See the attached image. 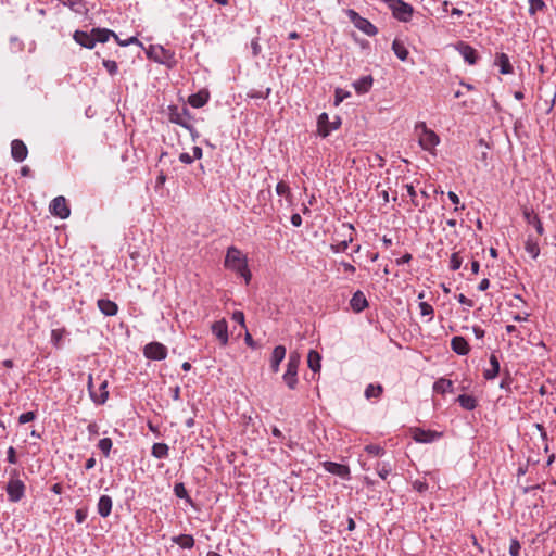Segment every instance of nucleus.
I'll return each mask as SVG.
<instances>
[{
  "label": "nucleus",
  "mask_w": 556,
  "mask_h": 556,
  "mask_svg": "<svg viewBox=\"0 0 556 556\" xmlns=\"http://www.w3.org/2000/svg\"><path fill=\"white\" fill-rule=\"evenodd\" d=\"M224 266L227 269L236 271L244 278L245 283H249L251 279V271L248 266V258L237 247L231 245L227 249Z\"/></svg>",
  "instance_id": "nucleus-1"
},
{
  "label": "nucleus",
  "mask_w": 556,
  "mask_h": 556,
  "mask_svg": "<svg viewBox=\"0 0 556 556\" xmlns=\"http://www.w3.org/2000/svg\"><path fill=\"white\" fill-rule=\"evenodd\" d=\"M415 132L418 137L420 147L426 151H432L439 143V136L429 129L425 122H418L415 126Z\"/></svg>",
  "instance_id": "nucleus-2"
},
{
  "label": "nucleus",
  "mask_w": 556,
  "mask_h": 556,
  "mask_svg": "<svg viewBox=\"0 0 556 556\" xmlns=\"http://www.w3.org/2000/svg\"><path fill=\"white\" fill-rule=\"evenodd\" d=\"M301 356L298 352H291L288 357L287 368L282 376L283 382L289 389L294 390L298 386V369L300 366Z\"/></svg>",
  "instance_id": "nucleus-3"
},
{
  "label": "nucleus",
  "mask_w": 556,
  "mask_h": 556,
  "mask_svg": "<svg viewBox=\"0 0 556 556\" xmlns=\"http://www.w3.org/2000/svg\"><path fill=\"white\" fill-rule=\"evenodd\" d=\"M16 476L17 471L14 470L5 486L8 498L12 503L20 502L24 497L26 489L24 482Z\"/></svg>",
  "instance_id": "nucleus-4"
},
{
  "label": "nucleus",
  "mask_w": 556,
  "mask_h": 556,
  "mask_svg": "<svg viewBox=\"0 0 556 556\" xmlns=\"http://www.w3.org/2000/svg\"><path fill=\"white\" fill-rule=\"evenodd\" d=\"M346 14L354 26L367 36H375L378 33L377 27L367 18L362 17L356 11L350 9Z\"/></svg>",
  "instance_id": "nucleus-5"
},
{
  "label": "nucleus",
  "mask_w": 556,
  "mask_h": 556,
  "mask_svg": "<svg viewBox=\"0 0 556 556\" xmlns=\"http://www.w3.org/2000/svg\"><path fill=\"white\" fill-rule=\"evenodd\" d=\"M341 119L339 116H336L332 122L329 121L327 113H321L317 119L318 135L323 138H326L332 130H336L340 127Z\"/></svg>",
  "instance_id": "nucleus-6"
},
{
  "label": "nucleus",
  "mask_w": 556,
  "mask_h": 556,
  "mask_svg": "<svg viewBox=\"0 0 556 556\" xmlns=\"http://www.w3.org/2000/svg\"><path fill=\"white\" fill-rule=\"evenodd\" d=\"M390 8L392 9L393 15L403 22H407L413 14V8L410 4L403 0H389Z\"/></svg>",
  "instance_id": "nucleus-7"
},
{
  "label": "nucleus",
  "mask_w": 556,
  "mask_h": 556,
  "mask_svg": "<svg viewBox=\"0 0 556 556\" xmlns=\"http://www.w3.org/2000/svg\"><path fill=\"white\" fill-rule=\"evenodd\" d=\"M143 355L148 359L163 361L167 357V348L160 342H150L144 346Z\"/></svg>",
  "instance_id": "nucleus-8"
},
{
  "label": "nucleus",
  "mask_w": 556,
  "mask_h": 556,
  "mask_svg": "<svg viewBox=\"0 0 556 556\" xmlns=\"http://www.w3.org/2000/svg\"><path fill=\"white\" fill-rule=\"evenodd\" d=\"M50 212L52 215L65 219L70 216L71 210L66 203V199L62 195L54 198L50 203Z\"/></svg>",
  "instance_id": "nucleus-9"
},
{
  "label": "nucleus",
  "mask_w": 556,
  "mask_h": 556,
  "mask_svg": "<svg viewBox=\"0 0 556 556\" xmlns=\"http://www.w3.org/2000/svg\"><path fill=\"white\" fill-rule=\"evenodd\" d=\"M212 333L217 338L222 346H226L229 341L228 325L225 319L217 320L212 324Z\"/></svg>",
  "instance_id": "nucleus-10"
},
{
  "label": "nucleus",
  "mask_w": 556,
  "mask_h": 556,
  "mask_svg": "<svg viewBox=\"0 0 556 556\" xmlns=\"http://www.w3.org/2000/svg\"><path fill=\"white\" fill-rule=\"evenodd\" d=\"M413 439L418 443H432L442 437L441 432L433 430H425L421 428H415L412 433Z\"/></svg>",
  "instance_id": "nucleus-11"
},
{
  "label": "nucleus",
  "mask_w": 556,
  "mask_h": 556,
  "mask_svg": "<svg viewBox=\"0 0 556 556\" xmlns=\"http://www.w3.org/2000/svg\"><path fill=\"white\" fill-rule=\"evenodd\" d=\"M323 467L329 473L338 476L342 479H350V468L346 465L334 462H325Z\"/></svg>",
  "instance_id": "nucleus-12"
},
{
  "label": "nucleus",
  "mask_w": 556,
  "mask_h": 556,
  "mask_svg": "<svg viewBox=\"0 0 556 556\" xmlns=\"http://www.w3.org/2000/svg\"><path fill=\"white\" fill-rule=\"evenodd\" d=\"M11 155L16 162H23L28 155L26 144L20 139H14L11 142Z\"/></svg>",
  "instance_id": "nucleus-13"
},
{
  "label": "nucleus",
  "mask_w": 556,
  "mask_h": 556,
  "mask_svg": "<svg viewBox=\"0 0 556 556\" xmlns=\"http://www.w3.org/2000/svg\"><path fill=\"white\" fill-rule=\"evenodd\" d=\"M286 348L283 345L275 346L271 356H270V369L273 372L277 374L280 368L281 362L286 357Z\"/></svg>",
  "instance_id": "nucleus-14"
},
{
  "label": "nucleus",
  "mask_w": 556,
  "mask_h": 556,
  "mask_svg": "<svg viewBox=\"0 0 556 556\" xmlns=\"http://www.w3.org/2000/svg\"><path fill=\"white\" fill-rule=\"evenodd\" d=\"M458 52L469 65H475L478 61V54L476 49L471 46L460 42L457 47Z\"/></svg>",
  "instance_id": "nucleus-15"
},
{
  "label": "nucleus",
  "mask_w": 556,
  "mask_h": 556,
  "mask_svg": "<svg viewBox=\"0 0 556 556\" xmlns=\"http://www.w3.org/2000/svg\"><path fill=\"white\" fill-rule=\"evenodd\" d=\"M350 305L354 313H361L368 307V301L364 292L361 290L356 291L350 301Z\"/></svg>",
  "instance_id": "nucleus-16"
},
{
  "label": "nucleus",
  "mask_w": 556,
  "mask_h": 556,
  "mask_svg": "<svg viewBox=\"0 0 556 556\" xmlns=\"http://www.w3.org/2000/svg\"><path fill=\"white\" fill-rule=\"evenodd\" d=\"M109 397V391H108V381L105 379L100 381L99 389L91 391V400L98 404L102 405L106 402Z\"/></svg>",
  "instance_id": "nucleus-17"
},
{
  "label": "nucleus",
  "mask_w": 556,
  "mask_h": 556,
  "mask_svg": "<svg viewBox=\"0 0 556 556\" xmlns=\"http://www.w3.org/2000/svg\"><path fill=\"white\" fill-rule=\"evenodd\" d=\"M74 40L84 48L92 49L94 45V38L91 33L76 30L73 35Z\"/></svg>",
  "instance_id": "nucleus-18"
},
{
  "label": "nucleus",
  "mask_w": 556,
  "mask_h": 556,
  "mask_svg": "<svg viewBox=\"0 0 556 556\" xmlns=\"http://www.w3.org/2000/svg\"><path fill=\"white\" fill-rule=\"evenodd\" d=\"M451 349L458 355H467L470 351L469 344L464 337L456 336L451 340Z\"/></svg>",
  "instance_id": "nucleus-19"
},
{
  "label": "nucleus",
  "mask_w": 556,
  "mask_h": 556,
  "mask_svg": "<svg viewBox=\"0 0 556 556\" xmlns=\"http://www.w3.org/2000/svg\"><path fill=\"white\" fill-rule=\"evenodd\" d=\"M523 218L525 220L530 224V225H533L536 232L542 236L544 233V227H543V224L540 219V217L534 213L533 210H529V208H525L523 210Z\"/></svg>",
  "instance_id": "nucleus-20"
},
{
  "label": "nucleus",
  "mask_w": 556,
  "mask_h": 556,
  "mask_svg": "<svg viewBox=\"0 0 556 556\" xmlns=\"http://www.w3.org/2000/svg\"><path fill=\"white\" fill-rule=\"evenodd\" d=\"M97 304L100 312L105 316H115L118 312L117 304L109 299H99Z\"/></svg>",
  "instance_id": "nucleus-21"
},
{
  "label": "nucleus",
  "mask_w": 556,
  "mask_h": 556,
  "mask_svg": "<svg viewBox=\"0 0 556 556\" xmlns=\"http://www.w3.org/2000/svg\"><path fill=\"white\" fill-rule=\"evenodd\" d=\"M208 99H210L208 91L203 89L194 94H191L188 99V102L192 108L199 109V108L204 106L207 103Z\"/></svg>",
  "instance_id": "nucleus-22"
},
{
  "label": "nucleus",
  "mask_w": 556,
  "mask_h": 556,
  "mask_svg": "<svg viewBox=\"0 0 556 556\" xmlns=\"http://www.w3.org/2000/svg\"><path fill=\"white\" fill-rule=\"evenodd\" d=\"M112 505L113 502L111 496L101 495L97 505L98 514L103 518L109 517L112 511Z\"/></svg>",
  "instance_id": "nucleus-23"
},
{
  "label": "nucleus",
  "mask_w": 556,
  "mask_h": 556,
  "mask_svg": "<svg viewBox=\"0 0 556 556\" xmlns=\"http://www.w3.org/2000/svg\"><path fill=\"white\" fill-rule=\"evenodd\" d=\"M495 65L500 67V73L503 75L511 74L513 66L510 64L509 58L506 53H497L495 56Z\"/></svg>",
  "instance_id": "nucleus-24"
},
{
  "label": "nucleus",
  "mask_w": 556,
  "mask_h": 556,
  "mask_svg": "<svg viewBox=\"0 0 556 556\" xmlns=\"http://www.w3.org/2000/svg\"><path fill=\"white\" fill-rule=\"evenodd\" d=\"M490 366H491L490 368L484 369V371H483V377L486 380L494 379L500 372L501 366H500V362L495 354H491V356H490Z\"/></svg>",
  "instance_id": "nucleus-25"
},
{
  "label": "nucleus",
  "mask_w": 556,
  "mask_h": 556,
  "mask_svg": "<svg viewBox=\"0 0 556 556\" xmlns=\"http://www.w3.org/2000/svg\"><path fill=\"white\" fill-rule=\"evenodd\" d=\"M92 35L94 38V43L96 42H102V43L106 42L110 39V37H114L115 39H117V36L115 35V33L110 29H106V28H93Z\"/></svg>",
  "instance_id": "nucleus-26"
},
{
  "label": "nucleus",
  "mask_w": 556,
  "mask_h": 556,
  "mask_svg": "<svg viewBox=\"0 0 556 556\" xmlns=\"http://www.w3.org/2000/svg\"><path fill=\"white\" fill-rule=\"evenodd\" d=\"M172 541L181 548L191 549L194 546V539L190 534H179L172 538Z\"/></svg>",
  "instance_id": "nucleus-27"
},
{
  "label": "nucleus",
  "mask_w": 556,
  "mask_h": 556,
  "mask_svg": "<svg viewBox=\"0 0 556 556\" xmlns=\"http://www.w3.org/2000/svg\"><path fill=\"white\" fill-rule=\"evenodd\" d=\"M525 250L533 260H536L540 255V247L538 241L532 238L531 236H528L526 242H525Z\"/></svg>",
  "instance_id": "nucleus-28"
},
{
  "label": "nucleus",
  "mask_w": 556,
  "mask_h": 556,
  "mask_svg": "<svg viewBox=\"0 0 556 556\" xmlns=\"http://www.w3.org/2000/svg\"><path fill=\"white\" fill-rule=\"evenodd\" d=\"M392 50H393L394 54L399 58V60H401V61L407 60L408 50L405 47L403 41H401L399 39H394L392 42Z\"/></svg>",
  "instance_id": "nucleus-29"
},
{
  "label": "nucleus",
  "mask_w": 556,
  "mask_h": 556,
  "mask_svg": "<svg viewBox=\"0 0 556 556\" xmlns=\"http://www.w3.org/2000/svg\"><path fill=\"white\" fill-rule=\"evenodd\" d=\"M356 92L358 93H365L367 92L371 86H372V77L371 76H363L358 80H356L353 84Z\"/></svg>",
  "instance_id": "nucleus-30"
},
{
  "label": "nucleus",
  "mask_w": 556,
  "mask_h": 556,
  "mask_svg": "<svg viewBox=\"0 0 556 556\" xmlns=\"http://www.w3.org/2000/svg\"><path fill=\"white\" fill-rule=\"evenodd\" d=\"M320 362H321L320 354L315 350H311L308 352V356H307V364H308V367L311 368V370H313L314 372H318L321 367Z\"/></svg>",
  "instance_id": "nucleus-31"
},
{
  "label": "nucleus",
  "mask_w": 556,
  "mask_h": 556,
  "mask_svg": "<svg viewBox=\"0 0 556 556\" xmlns=\"http://www.w3.org/2000/svg\"><path fill=\"white\" fill-rule=\"evenodd\" d=\"M383 392V387L379 383H369L364 392V395L367 400L379 399Z\"/></svg>",
  "instance_id": "nucleus-32"
},
{
  "label": "nucleus",
  "mask_w": 556,
  "mask_h": 556,
  "mask_svg": "<svg viewBox=\"0 0 556 556\" xmlns=\"http://www.w3.org/2000/svg\"><path fill=\"white\" fill-rule=\"evenodd\" d=\"M457 402L463 408L467 410H473L478 405L477 400L472 395L468 394H460L457 397Z\"/></svg>",
  "instance_id": "nucleus-33"
},
{
  "label": "nucleus",
  "mask_w": 556,
  "mask_h": 556,
  "mask_svg": "<svg viewBox=\"0 0 556 556\" xmlns=\"http://www.w3.org/2000/svg\"><path fill=\"white\" fill-rule=\"evenodd\" d=\"M433 390L439 393L453 392V382L445 378H440L433 384Z\"/></svg>",
  "instance_id": "nucleus-34"
},
{
  "label": "nucleus",
  "mask_w": 556,
  "mask_h": 556,
  "mask_svg": "<svg viewBox=\"0 0 556 556\" xmlns=\"http://www.w3.org/2000/svg\"><path fill=\"white\" fill-rule=\"evenodd\" d=\"M546 9V3L543 0H529V9L528 13L531 18H535L536 13L544 11Z\"/></svg>",
  "instance_id": "nucleus-35"
},
{
  "label": "nucleus",
  "mask_w": 556,
  "mask_h": 556,
  "mask_svg": "<svg viewBox=\"0 0 556 556\" xmlns=\"http://www.w3.org/2000/svg\"><path fill=\"white\" fill-rule=\"evenodd\" d=\"M168 445L165 443H154L152 446L151 454L157 459H163L168 456Z\"/></svg>",
  "instance_id": "nucleus-36"
},
{
  "label": "nucleus",
  "mask_w": 556,
  "mask_h": 556,
  "mask_svg": "<svg viewBox=\"0 0 556 556\" xmlns=\"http://www.w3.org/2000/svg\"><path fill=\"white\" fill-rule=\"evenodd\" d=\"M276 193L280 197H285L287 200H291V190L289 185L281 180L276 186Z\"/></svg>",
  "instance_id": "nucleus-37"
},
{
  "label": "nucleus",
  "mask_w": 556,
  "mask_h": 556,
  "mask_svg": "<svg viewBox=\"0 0 556 556\" xmlns=\"http://www.w3.org/2000/svg\"><path fill=\"white\" fill-rule=\"evenodd\" d=\"M65 333H66V330L64 328L53 329L51 331V343L58 349L61 348V341H62L63 337L65 336Z\"/></svg>",
  "instance_id": "nucleus-38"
},
{
  "label": "nucleus",
  "mask_w": 556,
  "mask_h": 556,
  "mask_svg": "<svg viewBox=\"0 0 556 556\" xmlns=\"http://www.w3.org/2000/svg\"><path fill=\"white\" fill-rule=\"evenodd\" d=\"M376 470H377L378 476L381 479L386 480L388 478V476L390 475L392 467L389 463H378Z\"/></svg>",
  "instance_id": "nucleus-39"
},
{
  "label": "nucleus",
  "mask_w": 556,
  "mask_h": 556,
  "mask_svg": "<svg viewBox=\"0 0 556 556\" xmlns=\"http://www.w3.org/2000/svg\"><path fill=\"white\" fill-rule=\"evenodd\" d=\"M174 493L177 497L179 498H185L187 500L188 502H191V498L190 496L188 495V492L184 485V483H176L175 486H174Z\"/></svg>",
  "instance_id": "nucleus-40"
},
{
  "label": "nucleus",
  "mask_w": 556,
  "mask_h": 556,
  "mask_svg": "<svg viewBox=\"0 0 556 556\" xmlns=\"http://www.w3.org/2000/svg\"><path fill=\"white\" fill-rule=\"evenodd\" d=\"M112 445L113 443L110 438H103L98 443V447L105 456H109Z\"/></svg>",
  "instance_id": "nucleus-41"
},
{
  "label": "nucleus",
  "mask_w": 556,
  "mask_h": 556,
  "mask_svg": "<svg viewBox=\"0 0 556 556\" xmlns=\"http://www.w3.org/2000/svg\"><path fill=\"white\" fill-rule=\"evenodd\" d=\"M420 308V315L429 317V320L433 318L434 309L433 307L427 303V302H420L419 303Z\"/></svg>",
  "instance_id": "nucleus-42"
},
{
  "label": "nucleus",
  "mask_w": 556,
  "mask_h": 556,
  "mask_svg": "<svg viewBox=\"0 0 556 556\" xmlns=\"http://www.w3.org/2000/svg\"><path fill=\"white\" fill-rule=\"evenodd\" d=\"M463 263V258L459 256V253L455 252L451 255L450 260V269L457 270L460 268Z\"/></svg>",
  "instance_id": "nucleus-43"
},
{
  "label": "nucleus",
  "mask_w": 556,
  "mask_h": 556,
  "mask_svg": "<svg viewBox=\"0 0 556 556\" xmlns=\"http://www.w3.org/2000/svg\"><path fill=\"white\" fill-rule=\"evenodd\" d=\"M157 49L160 50L162 58H155L156 61L161 63H165L167 61L173 60L174 53L170 50H167L163 48L162 46H159Z\"/></svg>",
  "instance_id": "nucleus-44"
},
{
  "label": "nucleus",
  "mask_w": 556,
  "mask_h": 556,
  "mask_svg": "<svg viewBox=\"0 0 556 556\" xmlns=\"http://www.w3.org/2000/svg\"><path fill=\"white\" fill-rule=\"evenodd\" d=\"M365 451L372 456H381L384 454V450L377 444H368L365 446Z\"/></svg>",
  "instance_id": "nucleus-45"
},
{
  "label": "nucleus",
  "mask_w": 556,
  "mask_h": 556,
  "mask_svg": "<svg viewBox=\"0 0 556 556\" xmlns=\"http://www.w3.org/2000/svg\"><path fill=\"white\" fill-rule=\"evenodd\" d=\"M104 68L108 71V73L113 76L115 74H117V71H118V66H117V63L115 61H112V60H103L102 62Z\"/></svg>",
  "instance_id": "nucleus-46"
},
{
  "label": "nucleus",
  "mask_w": 556,
  "mask_h": 556,
  "mask_svg": "<svg viewBox=\"0 0 556 556\" xmlns=\"http://www.w3.org/2000/svg\"><path fill=\"white\" fill-rule=\"evenodd\" d=\"M352 242V238H350L349 240H343V241H340L338 242L337 244H332L331 245V250L334 252V253H341V252H345L346 249L349 248V244Z\"/></svg>",
  "instance_id": "nucleus-47"
},
{
  "label": "nucleus",
  "mask_w": 556,
  "mask_h": 556,
  "mask_svg": "<svg viewBox=\"0 0 556 556\" xmlns=\"http://www.w3.org/2000/svg\"><path fill=\"white\" fill-rule=\"evenodd\" d=\"M520 549H521V545H520L519 541L517 539H511L510 545H509L510 556H519Z\"/></svg>",
  "instance_id": "nucleus-48"
},
{
  "label": "nucleus",
  "mask_w": 556,
  "mask_h": 556,
  "mask_svg": "<svg viewBox=\"0 0 556 556\" xmlns=\"http://www.w3.org/2000/svg\"><path fill=\"white\" fill-rule=\"evenodd\" d=\"M350 96V92L344 91L343 89L338 88L334 92V104H340L345 98Z\"/></svg>",
  "instance_id": "nucleus-49"
},
{
  "label": "nucleus",
  "mask_w": 556,
  "mask_h": 556,
  "mask_svg": "<svg viewBox=\"0 0 556 556\" xmlns=\"http://www.w3.org/2000/svg\"><path fill=\"white\" fill-rule=\"evenodd\" d=\"M36 418V414L34 412H26L20 415L18 422L24 425L33 421Z\"/></svg>",
  "instance_id": "nucleus-50"
},
{
  "label": "nucleus",
  "mask_w": 556,
  "mask_h": 556,
  "mask_svg": "<svg viewBox=\"0 0 556 556\" xmlns=\"http://www.w3.org/2000/svg\"><path fill=\"white\" fill-rule=\"evenodd\" d=\"M87 516H88L87 509L79 508L75 511V520L77 523H83L87 519Z\"/></svg>",
  "instance_id": "nucleus-51"
},
{
  "label": "nucleus",
  "mask_w": 556,
  "mask_h": 556,
  "mask_svg": "<svg viewBox=\"0 0 556 556\" xmlns=\"http://www.w3.org/2000/svg\"><path fill=\"white\" fill-rule=\"evenodd\" d=\"M232 320L241 325L242 327H245L244 324V314L241 311H235L232 314Z\"/></svg>",
  "instance_id": "nucleus-52"
},
{
  "label": "nucleus",
  "mask_w": 556,
  "mask_h": 556,
  "mask_svg": "<svg viewBox=\"0 0 556 556\" xmlns=\"http://www.w3.org/2000/svg\"><path fill=\"white\" fill-rule=\"evenodd\" d=\"M7 460L10 463V464H16L17 463V458H16V453H15V448L13 446H10L7 451Z\"/></svg>",
  "instance_id": "nucleus-53"
},
{
  "label": "nucleus",
  "mask_w": 556,
  "mask_h": 556,
  "mask_svg": "<svg viewBox=\"0 0 556 556\" xmlns=\"http://www.w3.org/2000/svg\"><path fill=\"white\" fill-rule=\"evenodd\" d=\"M87 431L90 437H96L99 434V426L96 422H90L87 427Z\"/></svg>",
  "instance_id": "nucleus-54"
},
{
  "label": "nucleus",
  "mask_w": 556,
  "mask_h": 556,
  "mask_svg": "<svg viewBox=\"0 0 556 556\" xmlns=\"http://www.w3.org/2000/svg\"><path fill=\"white\" fill-rule=\"evenodd\" d=\"M457 300H458V302L460 304H464V305H466L468 307H472L473 306V301L468 299V298H466L463 293L457 295Z\"/></svg>",
  "instance_id": "nucleus-55"
},
{
  "label": "nucleus",
  "mask_w": 556,
  "mask_h": 556,
  "mask_svg": "<svg viewBox=\"0 0 556 556\" xmlns=\"http://www.w3.org/2000/svg\"><path fill=\"white\" fill-rule=\"evenodd\" d=\"M257 198L258 200H262V201H267V200H270L271 198V191L270 189H266V190H261L257 194Z\"/></svg>",
  "instance_id": "nucleus-56"
},
{
  "label": "nucleus",
  "mask_w": 556,
  "mask_h": 556,
  "mask_svg": "<svg viewBox=\"0 0 556 556\" xmlns=\"http://www.w3.org/2000/svg\"><path fill=\"white\" fill-rule=\"evenodd\" d=\"M179 161L185 164H191L194 161V157H192L189 153H180Z\"/></svg>",
  "instance_id": "nucleus-57"
},
{
  "label": "nucleus",
  "mask_w": 556,
  "mask_h": 556,
  "mask_svg": "<svg viewBox=\"0 0 556 556\" xmlns=\"http://www.w3.org/2000/svg\"><path fill=\"white\" fill-rule=\"evenodd\" d=\"M290 220L294 227H300L302 225V217L298 213L292 214Z\"/></svg>",
  "instance_id": "nucleus-58"
},
{
  "label": "nucleus",
  "mask_w": 556,
  "mask_h": 556,
  "mask_svg": "<svg viewBox=\"0 0 556 556\" xmlns=\"http://www.w3.org/2000/svg\"><path fill=\"white\" fill-rule=\"evenodd\" d=\"M447 197L453 204H455V205L459 204V198L455 192L448 191ZM458 210H459L458 206H455V211H458Z\"/></svg>",
  "instance_id": "nucleus-59"
},
{
  "label": "nucleus",
  "mask_w": 556,
  "mask_h": 556,
  "mask_svg": "<svg viewBox=\"0 0 556 556\" xmlns=\"http://www.w3.org/2000/svg\"><path fill=\"white\" fill-rule=\"evenodd\" d=\"M472 331L477 339H482L485 336V331L481 327L475 326Z\"/></svg>",
  "instance_id": "nucleus-60"
},
{
  "label": "nucleus",
  "mask_w": 556,
  "mask_h": 556,
  "mask_svg": "<svg viewBox=\"0 0 556 556\" xmlns=\"http://www.w3.org/2000/svg\"><path fill=\"white\" fill-rule=\"evenodd\" d=\"M410 260H412V254L410 253H405L401 258L396 260V265H402V264H405V263H409Z\"/></svg>",
  "instance_id": "nucleus-61"
},
{
  "label": "nucleus",
  "mask_w": 556,
  "mask_h": 556,
  "mask_svg": "<svg viewBox=\"0 0 556 556\" xmlns=\"http://www.w3.org/2000/svg\"><path fill=\"white\" fill-rule=\"evenodd\" d=\"M244 341H245V343H247L249 346H251V348H253V349H255V348H256V343H255V341L253 340L252 336H251L249 332H245Z\"/></svg>",
  "instance_id": "nucleus-62"
},
{
  "label": "nucleus",
  "mask_w": 556,
  "mask_h": 556,
  "mask_svg": "<svg viewBox=\"0 0 556 556\" xmlns=\"http://www.w3.org/2000/svg\"><path fill=\"white\" fill-rule=\"evenodd\" d=\"M490 287V280L488 278H484L480 281L479 286H478V289L480 291H485L488 290Z\"/></svg>",
  "instance_id": "nucleus-63"
},
{
  "label": "nucleus",
  "mask_w": 556,
  "mask_h": 556,
  "mask_svg": "<svg viewBox=\"0 0 556 556\" xmlns=\"http://www.w3.org/2000/svg\"><path fill=\"white\" fill-rule=\"evenodd\" d=\"M192 152H193L192 157H194V160H199L202 157L203 152L200 147H198V146L193 147Z\"/></svg>",
  "instance_id": "nucleus-64"
}]
</instances>
